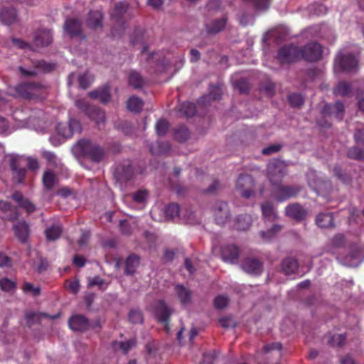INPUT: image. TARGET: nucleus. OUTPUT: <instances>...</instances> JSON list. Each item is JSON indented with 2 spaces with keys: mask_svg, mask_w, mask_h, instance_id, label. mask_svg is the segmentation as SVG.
<instances>
[{
  "mask_svg": "<svg viewBox=\"0 0 364 364\" xmlns=\"http://www.w3.org/2000/svg\"><path fill=\"white\" fill-rule=\"evenodd\" d=\"M322 53V46L316 42L310 43L301 48L291 45L279 50L278 60L282 64L291 63L300 59L313 62L319 60Z\"/></svg>",
  "mask_w": 364,
  "mask_h": 364,
  "instance_id": "nucleus-1",
  "label": "nucleus"
},
{
  "mask_svg": "<svg viewBox=\"0 0 364 364\" xmlns=\"http://www.w3.org/2000/svg\"><path fill=\"white\" fill-rule=\"evenodd\" d=\"M74 149L80 156L88 158L93 162L101 161L105 155L103 149L99 145L87 139L80 140Z\"/></svg>",
  "mask_w": 364,
  "mask_h": 364,
  "instance_id": "nucleus-2",
  "label": "nucleus"
},
{
  "mask_svg": "<svg viewBox=\"0 0 364 364\" xmlns=\"http://www.w3.org/2000/svg\"><path fill=\"white\" fill-rule=\"evenodd\" d=\"M75 105L80 109L85 112L92 119L95 120L98 126L100 123H104L105 119V114L101 109L95 107L90 106L87 104L84 99H78L75 101Z\"/></svg>",
  "mask_w": 364,
  "mask_h": 364,
  "instance_id": "nucleus-3",
  "label": "nucleus"
},
{
  "mask_svg": "<svg viewBox=\"0 0 364 364\" xmlns=\"http://www.w3.org/2000/svg\"><path fill=\"white\" fill-rule=\"evenodd\" d=\"M335 66L341 70L352 72L357 69L358 61L357 58L350 53L346 55L339 53L336 58Z\"/></svg>",
  "mask_w": 364,
  "mask_h": 364,
  "instance_id": "nucleus-4",
  "label": "nucleus"
},
{
  "mask_svg": "<svg viewBox=\"0 0 364 364\" xmlns=\"http://www.w3.org/2000/svg\"><path fill=\"white\" fill-rule=\"evenodd\" d=\"M38 86L31 82L21 83L16 86L10 94L16 97H22L25 99H31L36 95Z\"/></svg>",
  "mask_w": 364,
  "mask_h": 364,
  "instance_id": "nucleus-5",
  "label": "nucleus"
},
{
  "mask_svg": "<svg viewBox=\"0 0 364 364\" xmlns=\"http://www.w3.org/2000/svg\"><path fill=\"white\" fill-rule=\"evenodd\" d=\"M299 191V186L278 185L274 187L273 194L279 202H283L295 196Z\"/></svg>",
  "mask_w": 364,
  "mask_h": 364,
  "instance_id": "nucleus-6",
  "label": "nucleus"
},
{
  "mask_svg": "<svg viewBox=\"0 0 364 364\" xmlns=\"http://www.w3.org/2000/svg\"><path fill=\"white\" fill-rule=\"evenodd\" d=\"M254 181L249 175H241L239 176L236 188L240 195L245 198H249L253 193Z\"/></svg>",
  "mask_w": 364,
  "mask_h": 364,
  "instance_id": "nucleus-7",
  "label": "nucleus"
},
{
  "mask_svg": "<svg viewBox=\"0 0 364 364\" xmlns=\"http://www.w3.org/2000/svg\"><path fill=\"white\" fill-rule=\"evenodd\" d=\"M57 132L65 138H70L73 134L81 132V124L79 121L71 119L68 124H58L56 127Z\"/></svg>",
  "mask_w": 364,
  "mask_h": 364,
  "instance_id": "nucleus-8",
  "label": "nucleus"
},
{
  "mask_svg": "<svg viewBox=\"0 0 364 364\" xmlns=\"http://www.w3.org/2000/svg\"><path fill=\"white\" fill-rule=\"evenodd\" d=\"M24 156H11L10 160V166L13 171L14 177L18 183H22L26 173V169L23 166Z\"/></svg>",
  "mask_w": 364,
  "mask_h": 364,
  "instance_id": "nucleus-9",
  "label": "nucleus"
},
{
  "mask_svg": "<svg viewBox=\"0 0 364 364\" xmlns=\"http://www.w3.org/2000/svg\"><path fill=\"white\" fill-rule=\"evenodd\" d=\"M267 173L273 184L280 181L285 173L283 164L277 160L270 161L267 165Z\"/></svg>",
  "mask_w": 364,
  "mask_h": 364,
  "instance_id": "nucleus-10",
  "label": "nucleus"
},
{
  "mask_svg": "<svg viewBox=\"0 0 364 364\" xmlns=\"http://www.w3.org/2000/svg\"><path fill=\"white\" fill-rule=\"evenodd\" d=\"M55 68V64L48 63L45 61H38L35 63L33 69H26L23 67H19V71L24 76H33L41 72H50Z\"/></svg>",
  "mask_w": 364,
  "mask_h": 364,
  "instance_id": "nucleus-11",
  "label": "nucleus"
},
{
  "mask_svg": "<svg viewBox=\"0 0 364 364\" xmlns=\"http://www.w3.org/2000/svg\"><path fill=\"white\" fill-rule=\"evenodd\" d=\"M215 218L219 225L225 224L229 218V209L228 204L225 202H220L215 207Z\"/></svg>",
  "mask_w": 364,
  "mask_h": 364,
  "instance_id": "nucleus-12",
  "label": "nucleus"
},
{
  "mask_svg": "<svg viewBox=\"0 0 364 364\" xmlns=\"http://www.w3.org/2000/svg\"><path fill=\"white\" fill-rule=\"evenodd\" d=\"M154 313L159 321L166 323L171 314V310L168 308L162 300H159L156 304Z\"/></svg>",
  "mask_w": 364,
  "mask_h": 364,
  "instance_id": "nucleus-13",
  "label": "nucleus"
},
{
  "mask_svg": "<svg viewBox=\"0 0 364 364\" xmlns=\"http://www.w3.org/2000/svg\"><path fill=\"white\" fill-rule=\"evenodd\" d=\"M241 267L245 272L250 274L258 275L262 271V264L259 260L252 258L245 259Z\"/></svg>",
  "mask_w": 364,
  "mask_h": 364,
  "instance_id": "nucleus-14",
  "label": "nucleus"
},
{
  "mask_svg": "<svg viewBox=\"0 0 364 364\" xmlns=\"http://www.w3.org/2000/svg\"><path fill=\"white\" fill-rule=\"evenodd\" d=\"M70 328L74 331H84L89 326L88 320L82 315L73 316L68 321Z\"/></svg>",
  "mask_w": 364,
  "mask_h": 364,
  "instance_id": "nucleus-15",
  "label": "nucleus"
},
{
  "mask_svg": "<svg viewBox=\"0 0 364 364\" xmlns=\"http://www.w3.org/2000/svg\"><path fill=\"white\" fill-rule=\"evenodd\" d=\"M239 253L237 247L230 245L222 249L221 256L225 262L235 264L237 262Z\"/></svg>",
  "mask_w": 364,
  "mask_h": 364,
  "instance_id": "nucleus-16",
  "label": "nucleus"
},
{
  "mask_svg": "<svg viewBox=\"0 0 364 364\" xmlns=\"http://www.w3.org/2000/svg\"><path fill=\"white\" fill-rule=\"evenodd\" d=\"M53 36L50 30L41 29L34 35V44L36 46H47L51 43Z\"/></svg>",
  "mask_w": 364,
  "mask_h": 364,
  "instance_id": "nucleus-17",
  "label": "nucleus"
},
{
  "mask_svg": "<svg viewBox=\"0 0 364 364\" xmlns=\"http://www.w3.org/2000/svg\"><path fill=\"white\" fill-rule=\"evenodd\" d=\"M81 22L74 18L67 19L64 25L65 31L72 38L81 36Z\"/></svg>",
  "mask_w": 364,
  "mask_h": 364,
  "instance_id": "nucleus-18",
  "label": "nucleus"
},
{
  "mask_svg": "<svg viewBox=\"0 0 364 364\" xmlns=\"http://www.w3.org/2000/svg\"><path fill=\"white\" fill-rule=\"evenodd\" d=\"M285 213L288 217L296 220H301L304 218L306 212L299 204L293 203L287 206Z\"/></svg>",
  "mask_w": 364,
  "mask_h": 364,
  "instance_id": "nucleus-19",
  "label": "nucleus"
},
{
  "mask_svg": "<svg viewBox=\"0 0 364 364\" xmlns=\"http://www.w3.org/2000/svg\"><path fill=\"white\" fill-rule=\"evenodd\" d=\"M344 105L341 102H336L334 105H326L322 109V113L323 115L334 113L336 117L338 119H342Z\"/></svg>",
  "mask_w": 364,
  "mask_h": 364,
  "instance_id": "nucleus-20",
  "label": "nucleus"
},
{
  "mask_svg": "<svg viewBox=\"0 0 364 364\" xmlns=\"http://www.w3.org/2000/svg\"><path fill=\"white\" fill-rule=\"evenodd\" d=\"M59 317V314L54 316H49L45 313H35L33 311H28L25 315L26 323L28 326H32L35 323L40 321L42 318H48L50 319H55Z\"/></svg>",
  "mask_w": 364,
  "mask_h": 364,
  "instance_id": "nucleus-21",
  "label": "nucleus"
},
{
  "mask_svg": "<svg viewBox=\"0 0 364 364\" xmlns=\"http://www.w3.org/2000/svg\"><path fill=\"white\" fill-rule=\"evenodd\" d=\"M88 95L91 98L98 100L102 103H107L110 99L109 89L107 86L90 92Z\"/></svg>",
  "mask_w": 364,
  "mask_h": 364,
  "instance_id": "nucleus-22",
  "label": "nucleus"
},
{
  "mask_svg": "<svg viewBox=\"0 0 364 364\" xmlns=\"http://www.w3.org/2000/svg\"><path fill=\"white\" fill-rule=\"evenodd\" d=\"M14 230L19 240L21 242L26 241L29 235L28 225L26 223L23 221L17 223L14 225Z\"/></svg>",
  "mask_w": 364,
  "mask_h": 364,
  "instance_id": "nucleus-23",
  "label": "nucleus"
},
{
  "mask_svg": "<svg viewBox=\"0 0 364 364\" xmlns=\"http://www.w3.org/2000/svg\"><path fill=\"white\" fill-rule=\"evenodd\" d=\"M281 267L285 274L291 275L296 273L298 269V262L295 259L288 257L282 261Z\"/></svg>",
  "mask_w": 364,
  "mask_h": 364,
  "instance_id": "nucleus-24",
  "label": "nucleus"
},
{
  "mask_svg": "<svg viewBox=\"0 0 364 364\" xmlns=\"http://www.w3.org/2000/svg\"><path fill=\"white\" fill-rule=\"evenodd\" d=\"M102 15L100 11H93L89 13L87 18V24L91 28H100L102 26Z\"/></svg>",
  "mask_w": 364,
  "mask_h": 364,
  "instance_id": "nucleus-25",
  "label": "nucleus"
},
{
  "mask_svg": "<svg viewBox=\"0 0 364 364\" xmlns=\"http://www.w3.org/2000/svg\"><path fill=\"white\" fill-rule=\"evenodd\" d=\"M175 291L182 305L186 306L191 304V293L188 289L183 285L178 284L175 287Z\"/></svg>",
  "mask_w": 364,
  "mask_h": 364,
  "instance_id": "nucleus-26",
  "label": "nucleus"
},
{
  "mask_svg": "<svg viewBox=\"0 0 364 364\" xmlns=\"http://www.w3.org/2000/svg\"><path fill=\"white\" fill-rule=\"evenodd\" d=\"M16 11L14 8L1 9L0 11V18L6 25H10L16 20Z\"/></svg>",
  "mask_w": 364,
  "mask_h": 364,
  "instance_id": "nucleus-27",
  "label": "nucleus"
},
{
  "mask_svg": "<svg viewBox=\"0 0 364 364\" xmlns=\"http://www.w3.org/2000/svg\"><path fill=\"white\" fill-rule=\"evenodd\" d=\"M12 198L18 202L20 207L23 208L27 213H33L36 210L35 205L29 200L24 199L21 193L16 192L12 195Z\"/></svg>",
  "mask_w": 364,
  "mask_h": 364,
  "instance_id": "nucleus-28",
  "label": "nucleus"
},
{
  "mask_svg": "<svg viewBox=\"0 0 364 364\" xmlns=\"http://www.w3.org/2000/svg\"><path fill=\"white\" fill-rule=\"evenodd\" d=\"M226 21L227 18L225 17L214 20L210 23H206V29L210 33H218L225 28Z\"/></svg>",
  "mask_w": 364,
  "mask_h": 364,
  "instance_id": "nucleus-29",
  "label": "nucleus"
},
{
  "mask_svg": "<svg viewBox=\"0 0 364 364\" xmlns=\"http://www.w3.org/2000/svg\"><path fill=\"white\" fill-rule=\"evenodd\" d=\"M42 181L44 188L48 191L52 190L58 181L55 174L50 170L43 173Z\"/></svg>",
  "mask_w": 364,
  "mask_h": 364,
  "instance_id": "nucleus-30",
  "label": "nucleus"
},
{
  "mask_svg": "<svg viewBox=\"0 0 364 364\" xmlns=\"http://www.w3.org/2000/svg\"><path fill=\"white\" fill-rule=\"evenodd\" d=\"M252 218L249 215H241L235 221L234 228L237 230H247L252 223Z\"/></svg>",
  "mask_w": 364,
  "mask_h": 364,
  "instance_id": "nucleus-31",
  "label": "nucleus"
},
{
  "mask_svg": "<svg viewBox=\"0 0 364 364\" xmlns=\"http://www.w3.org/2000/svg\"><path fill=\"white\" fill-rule=\"evenodd\" d=\"M316 224L322 228H329L333 225V218L331 213H320L316 219Z\"/></svg>",
  "mask_w": 364,
  "mask_h": 364,
  "instance_id": "nucleus-32",
  "label": "nucleus"
},
{
  "mask_svg": "<svg viewBox=\"0 0 364 364\" xmlns=\"http://www.w3.org/2000/svg\"><path fill=\"white\" fill-rule=\"evenodd\" d=\"M139 264V257L135 255L129 256L125 262V272L127 274H132L135 272Z\"/></svg>",
  "mask_w": 364,
  "mask_h": 364,
  "instance_id": "nucleus-33",
  "label": "nucleus"
},
{
  "mask_svg": "<svg viewBox=\"0 0 364 364\" xmlns=\"http://www.w3.org/2000/svg\"><path fill=\"white\" fill-rule=\"evenodd\" d=\"M144 105L143 101L135 96L131 97L127 102V107L129 110L133 112H139L141 110Z\"/></svg>",
  "mask_w": 364,
  "mask_h": 364,
  "instance_id": "nucleus-34",
  "label": "nucleus"
},
{
  "mask_svg": "<svg viewBox=\"0 0 364 364\" xmlns=\"http://www.w3.org/2000/svg\"><path fill=\"white\" fill-rule=\"evenodd\" d=\"M136 346V341L134 339H130L125 342L115 341L112 343V348L117 350L120 349L123 353L127 354L128 351Z\"/></svg>",
  "mask_w": 364,
  "mask_h": 364,
  "instance_id": "nucleus-35",
  "label": "nucleus"
},
{
  "mask_svg": "<svg viewBox=\"0 0 364 364\" xmlns=\"http://www.w3.org/2000/svg\"><path fill=\"white\" fill-rule=\"evenodd\" d=\"M46 238L48 240H55L62 233V228L59 225H53L46 230Z\"/></svg>",
  "mask_w": 364,
  "mask_h": 364,
  "instance_id": "nucleus-36",
  "label": "nucleus"
},
{
  "mask_svg": "<svg viewBox=\"0 0 364 364\" xmlns=\"http://www.w3.org/2000/svg\"><path fill=\"white\" fill-rule=\"evenodd\" d=\"M261 208L262 215L265 219L273 220L276 218L277 214L275 210L270 203H266L262 204Z\"/></svg>",
  "mask_w": 364,
  "mask_h": 364,
  "instance_id": "nucleus-37",
  "label": "nucleus"
},
{
  "mask_svg": "<svg viewBox=\"0 0 364 364\" xmlns=\"http://www.w3.org/2000/svg\"><path fill=\"white\" fill-rule=\"evenodd\" d=\"M351 92L350 85L345 82H341L338 84L333 90V93L336 95L346 96Z\"/></svg>",
  "mask_w": 364,
  "mask_h": 364,
  "instance_id": "nucleus-38",
  "label": "nucleus"
},
{
  "mask_svg": "<svg viewBox=\"0 0 364 364\" xmlns=\"http://www.w3.org/2000/svg\"><path fill=\"white\" fill-rule=\"evenodd\" d=\"M180 213V208L178 204L171 203L165 208V215L167 218L173 219L178 217Z\"/></svg>",
  "mask_w": 364,
  "mask_h": 364,
  "instance_id": "nucleus-39",
  "label": "nucleus"
},
{
  "mask_svg": "<svg viewBox=\"0 0 364 364\" xmlns=\"http://www.w3.org/2000/svg\"><path fill=\"white\" fill-rule=\"evenodd\" d=\"M129 83L134 88H139L143 86L144 80L139 73L132 72L129 76Z\"/></svg>",
  "mask_w": 364,
  "mask_h": 364,
  "instance_id": "nucleus-40",
  "label": "nucleus"
},
{
  "mask_svg": "<svg viewBox=\"0 0 364 364\" xmlns=\"http://www.w3.org/2000/svg\"><path fill=\"white\" fill-rule=\"evenodd\" d=\"M0 288L4 291H12L16 289V283L7 278L0 279Z\"/></svg>",
  "mask_w": 364,
  "mask_h": 364,
  "instance_id": "nucleus-41",
  "label": "nucleus"
},
{
  "mask_svg": "<svg viewBox=\"0 0 364 364\" xmlns=\"http://www.w3.org/2000/svg\"><path fill=\"white\" fill-rule=\"evenodd\" d=\"M281 230V227L279 225H274L273 228L267 231H262L260 232V235L264 242H268L275 235L276 232H279Z\"/></svg>",
  "mask_w": 364,
  "mask_h": 364,
  "instance_id": "nucleus-42",
  "label": "nucleus"
},
{
  "mask_svg": "<svg viewBox=\"0 0 364 364\" xmlns=\"http://www.w3.org/2000/svg\"><path fill=\"white\" fill-rule=\"evenodd\" d=\"M181 111L187 117H191L196 114V109L194 104L187 102L182 105Z\"/></svg>",
  "mask_w": 364,
  "mask_h": 364,
  "instance_id": "nucleus-43",
  "label": "nucleus"
},
{
  "mask_svg": "<svg viewBox=\"0 0 364 364\" xmlns=\"http://www.w3.org/2000/svg\"><path fill=\"white\" fill-rule=\"evenodd\" d=\"M127 10V4L124 2H121L115 6L113 13L112 14V17L115 18L117 21L119 18V17L125 13Z\"/></svg>",
  "mask_w": 364,
  "mask_h": 364,
  "instance_id": "nucleus-44",
  "label": "nucleus"
},
{
  "mask_svg": "<svg viewBox=\"0 0 364 364\" xmlns=\"http://www.w3.org/2000/svg\"><path fill=\"white\" fill-rule=\"evenodd\" d=\"M189 136V132L186 127H180L174 132V138L178 141H184Z\"/></svg>",
  "mask_w": 364,
  "mask_h": 364,
  "instance_id": "nucleus-45",
  "label": "nucleus"
},
{
  "mask_svg": "<svg viewBox=\"0 0 364 364\" xmlns=\"http://www.w3.org/2000/svg\"><path fill=\"white\" fill-rule=\"evenodd\" d=\"M348 156L350 159L362 160L364 159V151L358 147H353L348 151Z\"/></svg>",
  "mask_w": 364,
  "mask_h": 364,
  "instance_id": "nucleus-46",
  "label": "nucleus"
},
{
  "mask_svg": "<svg viewBox=\"0 0 364 364\" xmlns=\"http://www.w3.org/2000/svg\"><path fill=\"white\" fill-rule=\"evenodd\" d=\"M90 287L98 286L100 289L105 290L107 289L108 284L105 283V280L98 276L90 278L88 281Z\"/></svg>",
  "mask_w": 364,
  "mask_h": 364,
  "instance_id": "nucleus-47",
  "label": "nucleus"
},
{
  "mask_svg": "<svg viewBox=\"0 0 364 364\" xmlns=\"http://www.w3.org/2000/svg\"><path fill=\"white\" fill-rule=\"evenodd\" d=\"M345 341L346 336L344 335L337 334L331 336L328 341L332 346L341 347L344 344Z\"/></svg>",
  "mask_w": 364,
  "mask_h": 364,
  "instance_id": "nucleus-48",
  "label": "nucleus"
},
{
  "mask_svg": "<svg viewBox=\"0 0 364 364\" xmlns=\"http://www.w3.org/2000/svg\"><path fill=\"white\" fill-rule=\"evenodd\" d=\"M129 320L133 323H139L143 321V316L140 311L131 310L129 313Z\"/></svg>",
  "mask_w": 364,
  "mask_h": 364,
  "instance_id": "nucleus-49",
  "label": "nucleus"
},
{
  "mask_svg": "<svg viewBox=\"0 0 364 364\" xmlns=\"http://www.w3.org/2000/svg\"><path fill=\"white\" fill-rule=\"evenodd\" d=\"M148 197L147 191L144 190H139L135 193L132 195V200L137 203H145L146 198Z\"/></svg>",
  "mask_w": 364,
  "mask_h": 364,
  "instance_id": "nucleus-50",
  "label": "nucleus"
},
{
  "mask_svg": "<svg viewBox=\"0 0 364 364\" xmlns=\"http://www.w3.org/2000/svg\"><path fill=\"white\" fill-rule=\"evenodd\" d=\"M288 99L290 105L293 107H299L304 103V97L300 94H291Z\"/></svg>",
  "mask_w": 364,
  "mask_h": 364,
  "instance_id": "nucleus-51",
  "label": "nucleus"
},
{
  "mask_svg": "<svg viewBox=\"0 0 364 364\" xmlns=\"http://www.w3.org/2000/svg\"><path fill=\"white\" fill-rule=\"evenodd\" d=\"M168 128V123L164 119H159L156 124V132L158 135H164Z\"/></svg>",
  "mask_w": 364,
  "mask_h": 364,
  "instance_id": "nucleus-52",
  "label": "nucleus"
},
{
  "mask_svg": "<svg viewBox=\"0 0 364 364\" xmlns=\"http://www.w3.org/2000/svg\"><path fill=\"white\" fill-rule=\"evenodd\" d=\"M65 288L73 294H77L80 289V282L77 279L73 281L68 280L65 284Z\"/></svg>",
  "mask_w": 364,
  "mask_h": 364,
  "instance_id": "nucleus-53",
  "label": "nucleus"
},
{
  "mask_svg": "<svg viewBox=\"0 0 364 364\" xmlns=\"http://www.w3.org/2000/svg\"><path fill=\"white\" fill-rule=\"evenodd\" d=\"M43 156L50 166H58V159L54 153L45 151L43 152Z\"/></svg>",
  "mask_w": 364,
  "mask_h": 364,
  "instance_id": "nucleus-54",
  "label": "nucleus"
},
{
  "mask_svg": "<svg viewBox=\"0 0 364 364\" xmlns=\"http://www.w3.org/2000/svg\"><path fill=\"white\" fill-rule=\"evenodd\" d=\"M92 81V78L90 76H89L87 73L80 75L78 77L79 85L80 87L82 89L87 88L91 84Z\"/></svg>",
  "mask_w": 364,
  "mask_h": 364,
  "instance_id": "nucleus-55",
  "label": "nucleus"
},
{
  "mask_svg": "<svg viewBox=\"0 0 364 364\" xmlns=\"http://www.w3.org/2000/svg\"><path fill=\"white\" fill-rule=\"evenodd\" d=\"M27 165L31 170L36 171L38 169L39 164L37 159L31 157H24L23 166Z\"/></svg>",
  "mask_w": 364,
  "mask_h": 364,
  "instance_id": "nucleus-56",
  "label": "nucleus"
},
{
  "mask_svg": "<svg viewBox=\"0 0 364 364\" xmlns=\"http://www.w3.org/2000/svg\"><path fill=\"white\" fill-rule=\"evenodd\" d=\"M228 299L225 296H218L214 300V304L217 309H223L228 304Z\"/></svg>",
  "mask_w": 364,
  "mask_h": 364,
  "instance_id": "nucleus-57",
  "label": "nucleus"
},
{
  "mask_svg": "<svg viewBox=\"0 0 364 364\" xmlns=\"http://www.w3.org/2000/svg\"><path fill=\"white\" fill-rule=\"evenodd\" d=\"M23 290L26 293L31 292L33 295L36 296L40 294V288L34 287L31 283L26 282L23 285Z\"/></svg>",
  "mask_w": 364,
  "mask_h": 364,
  "instance_id": "nucleus-58",
  "label": "nucleus"
},
{
  "mask_svg": "<svg viewBox=\"0 0 364 364\" xmlns=\"http://www.w3.org/2000/svg\"><path fill=\"white\" fill-rule=\"evenodd\" d=\"M217 358V354L215 351L205 353L203 355V363L205 364H213Z\"/></svg>",
  "mask_w": 364,
  "mask_h": 364,
  "instance_id": "nucleus-59",
  "label": "nucleus"
},
{
  "mask_svg": "<svg viewBox=\"0 0 364 364\" xmlns=\"http://www.w3.org/2000/svg\"><path fill=\"white\" fill-rule=\"evenodd\" d=\"M222 94V90L219 86H212L210 91V97L213 100L220 98Z\"/></svg>",
  "mask_w": 364,
  "mask_h": 364,
  "instance_id": "nucleus-60",
  "label": "nucleus"
},
{
  "mask_svg": "<svg viewBox=\"0 0 364 364\" xmlns=\"http://www.w3.org/2000/svg\"><path fill=\"white\" fill-rule=\"evenodd\" d=\"M280 149H281V146L279 144L272 145V146H269L268 147L263 149L262 154L264 155H269L273 153H276V152L279 151L280 150Z\"/></svg>",
  "mask_w": 364,
  "mask_h": 364,
  "instance_id": "nucleus-61",
  "label": "nucleus"
},
{
  "mask_svg": "<svg viewBox=\"0 0 364 364\" xmlns=\"http://www.w3.org/2000/svg\"><path fill=\"white\" fill-rule=\"evenodd\" d=\"M120 230L121 231L126 235H129L131 232V228L127 220H121L120 221Z\"/></svg>",
  "mask_w": 364,
  "mask_h": 364,
  "instance_id": "nucleus-62",
  "label": "nucleus"
},
{
  "mask_svg": "<svg viewBox=\"0 0 364 364\" xmlns=\"http://www.w3.org/2000/svg\"><path fill=\"white\" fill-rule=\"evenodd\" d=\"M12 43L16 47L21 48V49H26V48L30 47V46L27 43L21 41V39H18V38H13Z\"/></svg>",
  "mask_w": 364,
  "mask_h": 364,
  "instance_id": "nucleus-63",
  "label": "nucleus"
},
{
  "mask_svg": "<svg viewBox=\"0 0 364 364\" xmlns=\"http://www.w3.org/2000/svg\"><path fill=\"white\" fill-rule=\"evenodd\" d=\"M354 137L357 143H364V129H358Z\"/></svg>",
  "mask_w": 364,
  "mask_h": 364,
  "instance_id": "nucleus-64",
  "label": "nucleus"
}]
</instances>
